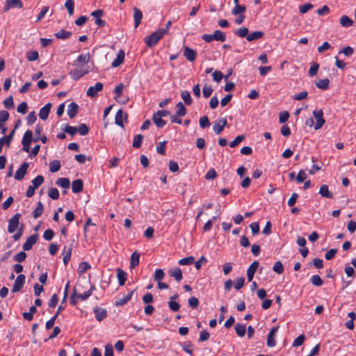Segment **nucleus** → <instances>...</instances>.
<instances>
[{
	"label": "nucleus",
	"mask_w": 356,
	"mask_h": 356,
	"mask_svg": "<svg viewBox=\"0 0 356 356\" xmlns=\"http://www.w3.org/2000/svg\"><path fill=\"white\" fill-rule=\"evenodd\" d=\"M164 35L165 31H161L159 29L150 35L145 38L144 40L147 47H152L156 45Z\"/></svg>",
	"instance_id": "f257e3e1"
},
{
	"label": "nucleus",
	"mask_w": 356,
	"mask_h": 356,
	"mask_svg": "<svg viewBox=\"0 0 356 356\" xmlns=\"http://www.w3.org/2000/svg\"><path fill=\"white\" fill-rule=\"evenodd\" d=\"M313 118L315 119V122L313 121L314 128L315 130L321 129L325 123L323 118V112L321 109L318 111H313Z\"/></svg>",
	"instance_id": "f03ea898"
},
{
	"label": "nucleus",
	"mask_w": 356,
	"mask_h": 356,
	"mask_svg": "<svg viewBox=\"0 0 356 356\" xmlns=\"http://www.w3.org/2000/svg\"><path fill=\"white\" fill-rule=\"evenodd\" d=\"M89 70L86 66L76 67L70 72V76L75 81L79 80L88 73Z\"/></svg>",
	"instance_id": "7ed1b4c3"
},
{
	"label": "nucleus",
	"mask_w": 356,
	"mask_h": 356,
	"mask_svg": "<svg viewBox=\"0 0 356 356\" xmlns=\"http://www.w3.org/2000/svg\"><path fill=\"white\" fill-rule=\"evenodd\" d=\"M123 88H124V85L122 83H120L115 88L114 92H113L115 94L114 98L119 103L126 104V103H127L129 99L127 97H122Z\"/></svg>",
	"instance_id": "20e7f679"
},
{
	"label": "nucleus",
	"mask_w": 356,
	"mask_h": 356,
	"mask_svg": "<svg viewBox=\"0 0 356 356\" xmlns=\"http://www.w3.org/2000/svg\"><path fill=\"white\" fill-rule=\"evenodd\" d=\"M227 124V121L225 118L218 119L215 121L214 124L213 126V130L216 134L218 135L222 131L224 127H226Z\"/></svg>",
	"instance_id": "39448f33"
},
{
	"label": "nucleus",
	"mask_w": 356,
	"mask_h": 356,
	"mask_svg": "<svg viewBox=\"0 0 356 356\" xmlns=\"http://www.w3.org/2000/svg\"><path fill=\"white\" fill-rule=\"evenodd\" d=\"M20 216L19 213H16L9 220L8 227V232L9 233H13L17 229Z\"/></svg>",
	"instance_id": "423d86ee"
},
{
	"label": "nucleus",
	"mask_w": 356,
	"mask_h": 356,
	"mask_svg": "<svg viewBox=\"0 0 356 356\" xmlns=\"http://www.w3.org/2000/svg\"><path fill=\"white\" fill-rule=\"evenodd\" d=\"M25 275L22 274L17 277L12 289L13 293L19 291L22 289L25 282Z\"/></svg>",
	"instance_id": "0eeeda50"
},
{
	"label": "nucleus",
	"mask_w": 356,
	"mask_h": 356,
	"mask_svg": "<svg viewBox=\"0 0 356 356\" xmlns=\"http://www.w3.org/2000/svg\"><path fill=\"white\" fill-rule=\"evenodd\" d=\"M29 167V164L26 162L23 163L19 169L16 171L15 175V179L17 180H22L24 179L25 175L27 172V170Z\"/></svg>",
	"instance_id": "6e6552de"
},
{
	"label": "nucleus",
	"mask_w": 356,
	"mask_h": 356,
	"mask_svg": "<svg viewBox=\"0 0 356 356\" xmlns=\"http://www.w3.org/2000/svg\"><path fill=\"white\" fill-rule=\"evenodd\" d=\"M103 89V84L101 82H97L94 86L88 88L86 94L90 97H95L97 96V92Z\"/></svg>",
	"instance_id": "1a4fd4ad"
},
{
	"label": "nucleus",
	"mask_w": 356,
	"mask_h": 356,
	"mask_svg": "<svg viewBox=\"0 0 356 356\" xmlns=\"http://www.w3.org/2000/svg\"><path fill=\"white\" fill-rule=\"evenodd\" d=\"M80 286H81V284L77 285L74 288V293H76V296L77 298H80L82 300H84L87 299L89 296H91L94 287L92 286H90V288L88 291L81 293L79 292Z\"/></svg>",
	"instance_id": "9d476101"
},
{
	"label": "nucleus",
	"mask_w": 356,
	"mask_h": 356,
	"mask_svg": "<svg viewBox=\"0 0 356 356\" xmlns=\"http://www.w3.org/2000/svg\"><path fill=\"white\" fill-rule=\"evenodd\" d=\"M279 328V326L272 327L270 330L269 334L267 337V346L268 347H274L276 344L275 336L277 332V330Z\"/></svg>",
	"instance_id": "9b49d317"
},
{
	"label": "nucleus",
	"mask_w": 356,
	"mask_h": 356,
	"mask_svg": "<svg viewBox=\"0 0 356 356\" xmlns=\"http://www.w3.org/2000/svg\"><path fill=\"white\" fill-rule=\"evenodd\" d=\"M183 54L185 58L190 62H193L197 57V52L188 47H184Z\"/></svg>",
	"instance_id": "f8f14e48"
},
{
	"label": "nucleus",
	"mask_w": 356,
	"mask_h": 356,
	"mask_svg": "<svg viewBox=\"0 0 356 356\" xmlns=\"http://www.w3.org/2000/svg\"><path fill=\"white\" fill-rule=\"evenodd\" d=\"M38 239V234H33L30 236L23 244V249L24 251L29 250L32 248V246L36 243Z\"/></svg>",
	"instance_id": "ddd939ff"
},
{
	"label": "nucleus",
	"mask_w": 356,
	"mask_h": 356,
	"mask_svg": "<svg viewBox=\"0 0 356 356\" xmlns=\"http://www.w3.org/2000/svg\"><path fill=\"white\" fill-rule=\"evenodd\" d=\"M15 129H13L8 136L0 138V153L1 152L3 145H6L7 147H10V143L13 139Z\"/></svg>",
	"instance_id": "4468645a"
},
{
	"label": "nucleus",
	"mask_w": 356,
	"mask_h": 356,
	"mask_svg": "<svg viewBox=\"0 0 356 356\" xmlns=\"http://www.w3.org/2000/svg\"><path fill=\"white\" fill-rule=\"evenodd\" d=\"M90 60V55L89 53L82 54L78 56L76 60L74 62V65H76L77 64H81L82 66L88 63Z\"/></svg>",
	"instance_id": "2eb2a0df"
},
{
	"label": "nucleus",
	"mask_w": 356,
	"mask_h": 356,
	"mask_svg": "<svg viewBox=\"0 0 356 356\" xmlns=\"http://www.w3.org/2000/svg\"><path fill=\"white\" fill-rule=\"evenodd\" d=\"M259 266V262L257 261H253L248 267L247 270V277L249 282H251L253 279L254 273Z\"/></svg>",
	"instance_id": "dca6fc26"
},
{
	"label": "nucleus",
	"mask_w": 356,
	"mask_h": 356,
	"mask_svg": "<svg viewBox=\"0 0 356 356\" xmlns=\"http://www.w3.org/2000/svg\"><path fill=\"white\" fill-rule=\"evenodd\" d=\"M51 108V104L48 103L40 110L39 117L41 120H46L48 118Z\"/></svg>",
	"instance_id": "f3484780"
},
{
	"label": "nucleus",
	"mask_w": 356,
	"mask_h": 356,
	"mask_svg": "<svg viewBox=\"0 0 356 356\" xmlns=\"http://www.w3.org/2000/svg\"><path fill=\"white\" fill-rule=\"evenodd\" d=\"M124 51L122 49L120 50L117 55L116 58L112 62L111 66L113 67H117L120 66L124 62Z\"/></svg>",
	"instance_id": "a211bd4d"
},
{
	"label": "nucleus",
	"mask_w": 356,
	"mask_h": 356,
	"mask_svg": "<svg viewBox=\"0 0 356 356\" xmlns=\"http://www.w3.org/2000/svg\"><path fill=\"white\" fill-rule=\"evenodd\" d=\"M127 114L124 115L122 110H118L115 114V122L117 125L123 128L124 127L123 120H124V118L127 119Z\"/></svg>",
	"instance_id": "6ab92c4d"
},
{
	"label": "nucleus",
	"mask_w": 356,
	"mask_h": 356,
	"mask_svg": "<svg viewBox=\"0 0 356 356\" xmlns=\"http://www.w3.org/2000/svg\"><path fill=\"white\" fill-rule=\"evenodd\" d=\"M79 106L78 105L72 102L68 105L67 107V115L70 118H74L78 113Z\"/></svg>",
	"instance_id": "aec40b11"
},
{
	"label": "nucleus",
	"mask_w": 356,
	"mask_h": 356,
	"mask_svg": "<svg viewBox=\"0 0 356 356\" xmlns=\"http://www.w3.org/2000/svg\"><path fill=\"white\" fill-rule=\"evenodd\" d=\"M339 22L341 26L344 28L350 27L354 24L353 20L346 15L341 17Z\"/></svg>",
	"instance_id": "412c9836"
},
{
	"label": "nucleus",
	"mask_w": 356,
	"mask_h": 356,
	"mask_svg": "<svg viewBox=\"0 0 356 356\" xmlns=\"http://www.w3.org/2000/svg\"><path fill=\"white\" fill-rule=\"evenodd\" d=\"M316 86L321 90H327L330 87V80L327 78L318 79L315 81Z\"/></svg>",
	"instance_id": "4be33fe9"
},
{
	"label": "nucleus",
	"mask_w": 356,
	"mask_h": 356,
	"mask_svg": "<svg viewBox=\"0 0 356 356\" xmlns=\"http://www.w3.org/2000/svg\"><path fill=\"white\" fill-rule=\"evenodd\" d=\"M83 181L81 179H76L72 184V190L73 193H78L83 190Z\"/></svg>",
	"instance_id": "5701e85b"
},
{
	"label": "nucleus",
	"mask_w": 356,
	"mask_h": 356,
	"mask_svg": "<svg viewBox=\"0 0 356 356\" xmlns=\"http://www.w3.org/2000/svg\"><path fill=\"white\" fill-rule=\"evenodd\" d=\"M134 24L135 27H138V25L141 22V19L143 18L142 12L136 7L134 8Z\"/></svg>",
	"instance_id": "b1692460"
},
{
	"label": "nucleus",
	"mask_w": 356,
	"mask_h": 356,
	"mask_svg": "<svg viewBox=\"0 0 356 356\" xmlns=\"http://www.w3.org/2000/svg\"><path fill=\"white\" fill-rule=\"evenodd\" d=\"M127 274L120 268L117 269V277L120 286H123L127 280Z\"/></svg>",
	"instance_id": "393cba45"
},
{
	"label": "nucleus",
	"mask_w": 356,
	"mask_h": 356,
	"mask_svg": "<svg viewBox=\"0 0 356 356\" xmlns=\"http://www.w3.org/2000/svg\"><path fill=\"white\" fill-rule=\"evenodd\" d=\"M169 274L171 277H173L177 282H180L182 280V273L180 268H175L169 270Z\"/></svg>",
	"instance_id": "a878e982"
},
{
	"label": "nucleus",
	"mask_w": 356,
	"mask_h": 356,
	"mask_svg": "<svg viewBox=\"0 0 356 356\" xmlns=\"http://www.w3.org/2000/svg\"><path fill=\"white\" fill-rule=\"evenodd\" d=\"M72 250V247L70 245L68 248L65 247L63 250V263L65 265H67L71 258Z\"/></svg>",
	"instance_id": "bb28decb"
},
{
	"label": "nucleus",
	"mask_w": 356,
	"mask_h": 356,
	"mask_svg": "<svg viewBox=\"0 0 356 356\" xmlns=\"http://www.w3.org/2000/svg\"><path fill=\"white\" fill-rule=\"evenodd\" d=\"M94 313L95 314V318L98 321H102L106 316V311L102 308H95Z\"/></svg>",
	"instance_id": "cd10ccee"
},
{
	"label": "nucleus",
	"mask_w": 356,
	"mask_h": 356,
	"mask_svg": "<svg viewBox=\"0 0 356 356\" xmlns=\"http://www.w3.org/2000/svg\"><path fill=\"white\" fill-rule=\"evenodd\" d=\"M319 193L323 197L331 199L333 197V194L329 191L328 186L325 184L322 185L319 190Z\"/></svg>",
	"instance_id": "c85d7f7f"
},
{
	"label": "nucleus",
	"mask_w": 356,
	"mask_h": 356,
	"mask_svg": "<svg viewBox=\"0 0 356 356\" xmlns=\"http://www.w3.org/2000/svg\"><path fill=\"white\" fill-rule=\"evenodd\" d=\"M140 262V254L135 251L131 257L130 268H134L138 266Z\"/></svg>",
	"instance_id": "c756f323"
},
{
	"label": "nucleus",
	"mask_w": 356,
	"mask_h": 356,
	"mask_svg": "<svg viewBox=\"0 0 356 356\" xmlns=\"http://www.w3.org/2000/svg\"><path fill=\"white\" fill-rule=\"evenodd\" d=\"M264 33L261 31H257L254 32H252L251 33H248V35H247V40L249 42L259 40L264 37Z\"/></svg>",
	"instance_id": "7c9ffc66"
},
{
	"label": "nucleus",
	"mask_w": 356,
	"mask_h": 356,
	"mask_svg": "<svg viewBox=\"0 0 356 356\" xmlns=\"http://www.w3.org/2000/svg\"><path fill=\"white\" fill-rule=\"evenodd\" d=\"M134 292V290L129 293L127 295H126L122 298H119L115 301V305L116 306H122L125 305L128 301H129L131 298V296Z\"/></svg>",
	"instance_id": "2f4dec72"
},
{
	"label": "nucleus",
	"mask_w": 356,
	"mask_h": 356,
	"mask_svg": "<svg viewBox=\"0 0 356 356\" xmlns=\"http://www.w3.org/2000/svg\"><path fill=\"white\" fill-rule=\"evenodd\" d=\"M23 4L22 1H6L3 8V11L7 12L11 8H22Z\"/></svg>",
	"instance_id": "473e14b6"
},
{
	"label": "nucleus",
	"mask_w": 356,
	"mask_h": 356,
	"mask_svg": "<svg viewBox=\"0 0 356 356\" xmlns=\"http://www.w3.org/2000/svg\"><path fill=\"white\" fill-rule=\"evenodd\" d=\"M238 1H235V6L232 10V13L234 15H237L240 14H243L245 11V6L243 5H239L238 3Z\"/></svg>",
	"instance_id": "72a5a7b5"
},
{
	"label": "nucleus",
	"mask_w": 356,
	"mask_h": 356,
	"mask_svg": "<svg viewBox=\"0 0 356 356\" xmlns=\"http://www.w3.org/2000/svg\"><path fill=\"white\" fill-rule=\"evenodd\" d=\"M181 97L186 105H191L192 104L193 100L190 92L188 90L182 91Z\"/></svg>",
	"instance_id": "f704fd0d"
},
{
	"label": "nucleus",
	"mask_w": 356,
	"mask_h": 356,
	"mask_svg": "<svg viewBox=\"0 0 356 356\" xmlns=\"http://www.w3.org/2000/svg\"><path fill=\"white\" fill-rule=\"evenodd\" d=\"M235 330L237 335L240 337H243L245 334L246 327L245 325L237 323Z\"/></svg>",
	"instance_id": "c9c22d12"
},
{
	"label": "nucleus",
	"mask_w": 356,
	"mask_h": 356,
	"mask_svg": "<svg viewBox=\"0 0 356 356\" xmlns=\"http://www.w3.org/2000/svg\"><path fill=\"white\" fill-rule=\"evenodd\" d=\"M56 183L57 185H58L64 188H69L70 185V179L68 178H65V177L58 179L56 180Z\"/></svg>",
	"instance_id": "e433bc0d"
},
{
	"label": "nucleus",
	"mask_w": 356,
	"mask_h": 356,
	"mask_svg": "<svg viewBox=\"0 0 356 356\" xmlns=\"http://www.w3.org/2000/svg\"><path fill=\"white\" fill-rule=\"evenodd\" d=\"M43 209H44V207H43L42 203L41 202H39L38 203V205H37L36 208L33 211V218L35 219H36L38 217H40L42 215V212H43Z\"/></svg>",
	"instance_id": "4c0bfd02"
},
{
	"label": "nucleus",
	"mask_w": 356,
	"mask_h": 356,
	"mask_svg": "<svg viewBox=\"0 0 356 356\" xmlns=\"http://www.w3.org/2000/svg\"><path fill=\"white\" fill-rule=\"evenodd\" d=\"M152 120L154 123L156 125V127L161 128L165 124V121L162 120V118L160 117L159 115L155 113L153 115Z\"/></svg>",
	"instance_id": "58836bf2"
},
{
	"label": "nucleus",
	"mask_w": 356,
	"mask_h": 356,
	"mask_svg": "<svg viewBox=\"0 0 356 356\" xmlns=\"http://www.w3.org/2000/svg\"><path fill=\"white\" fill-rule=\"evenodd\" d=\"M60 169V163L58 160H54L49 163V171L56 172Z\"/></svg>",
	"instance_id": "ea45409f"
},
{
	"label": "nucleus",
	"mask_w": 356,
	"mask_h": 356,
	"mask_svg": "<svg viewBox=\"0 0 356 356\" xmlns=\"http://www.w3.org/2000/svg\"><path fill=\"white\" fill-rule=\"evenodd\" d=\"M214 40L216 41L224 42L226 40V35L220 30H216L213 33Z\"/></svg>",
	"instance_id": "a19ab883"
},
{
	"label": "nucleus",
	"mask_w": 356,
	"mask_h": 356,
	"mask_svg": "<svg viewBox=\"0 0 356 356\" xmlns=\"http://www.w3.org/2000/svg\"><path fill=\"white\" fill-rule=\"evenodd\" d=\"M33 138V133L31 130H27L23 136L22 143L31 144Z\"/></svg>",
	"instance_id": "79ce46f5"
},
{
	"label": "nucleus",
	"mask_w": 356,
	"mask_h": 356,
	"mask_svg": "<svg viewBox=\"0 0 356 356\" xmlns=\"http://www.w3.org/2000/svg\"><path fill=\"white\" fill-rule=\"evenodd\" d=\"M307 178V175L306 172L303 170H301L299 171L298 174L296 175V181L298 184H300V183L304 182Z\"/></svg>",
	"instance_id": "37998d69"
},
{
	"label": "nucleus",
	"mask_w": 356,
	"mask_h": 356,
	"mask_svg": "<svg viewBox=\"0 0 356 356\" xmlns=\"http://www.w3.org/2000/svg\"><path fill=\"white\" fill-rule=\"evenodd\" d=\"M143 136L141 134H138L134 136L132 146L135 148L140 147L143 142Z\"/></svg>",
	"instance_id": "c03bdc74"
},
{
	"label": "nucleus",
	"mask_w": 356,
	"mask_h": 356,
	"mask_svg": "<svg viewBox=\"0 0 356 356\" xmlns=\"http://www.w3.org/2000/svg\"><path fill=\"white\" fill-rule=\"evenodd\" d=\"M176 106L177 108V116L182 117L186 114V108L184 106V105L182 104V102H179Z\"/></svg>",
	"instance_id": "a18cd8bd"
},
{
	"label": "nucleus",
	"mask_w": 356,
	"mask_h": 356,
	"mask_svg": "<svg viewBox=\"0 0 356 356\" xmlns=\"http://www.w3.org/2000/svg\"><path fill=\"white\" fill-rule=\"evenodd\" d=\"M72 33L70 31H66L65 30H60L55 34V36L57 38L60 39H67L71 36Z\"/></svg>",
	"instance_id": "49530a36"
},
{
	"label": "nucleus",
	"mask_w": 356,
	"mask_h": 356,
	"mask_svg": "<svg viewBox=\"0 0 356 356\" xmlns=\"http://www.w3.org/2000/svg\"><path fill=\"white\" fill-rule=\"evenodd\" d=\"M195 262V258L193 256L183 258L179 261L180 265H191Z\"/></svg>",
	"instance_id": "de8ad7c7"
},
{
	"label": "nucleus",
	"mask_w": 356,
	"mask_h": 356,
	"mask_svg": "<svg viewBox=\"0 0 356 356\" xmlns=\"http://www.w3.org/2000/svg\"><path fill=\"white\" fill-rule=\"evenodd\" d=\"M43 182L44 177L42 175H38L32 181V186L37 189Z\"/></svg>",
	"instance_id": "09e8293b"
},
{
	"label": "nucleus",
	"mask_w": 356,
	"mask_h": 356,
	"mask_svg": "<svg viewBox=\"0 0 356 356\" xmlns=\"http://www.w3.org/2000/svg\"><path fill=\"white\" fill-rule=\"evenodd\" d=\"M48 195L53 200H57L59 197V192L56 188H51L48 191Z\"/></svg>",
	"instance_id": "8fccbe9b"
},
{
	"label": "nucleus",
	"mask_w": 356,
	"mask_h": 356,
	"mask_svg": "<svg viewBox=\"0 0 356 356\" xmlns=\"http://www.w3.org/2000/svg\"><path fill=\"white\" fill-rule=\"evenodd\" d=\"M235 34L240 38H247V35H248V29L246 27L238 29L235 31Z\"/></svg>",
	"instance_id": "3c124183"
},
{
	"label": "nucleus",
	"mask_w": 356,
	"mask_h": 356,
	"mask_svg": "<svg viewBox=\"0 0 356 356\" xmlns=\"http://www.w3.org/2000/svg\"><path fill=\"white\" fill-rule=\"evenodd\" d=\"M245 139L244 135H239L237 137L234 138L232 142L229 143V146L231 147H234L237 146L240 143H241Z\"/></svg>",
	"instance_id": "603ef678"
},
{
	"label": "nucleus",
	"mask_w": 356,
	"mask_h": 356,
	"mask_svg": "<svg viewBox=\"0 0 356 356\" xmlns=\"http://www.w3.org/2000/svg\"><path fill=\"white\" fill-rule=\"evenodd\" d=\"M39 54L37 51H29L26 54V58L29 61H34L38 59Z\"/></svg>",
	"instance_id": "864d4df0"
},
{
	"label": "nucleus",
	"mask_w": 356,
	"mask_h": 356,
	"mask_svg": "<svg viewBox=\"0 0 356 356\" xmlns=\"http://www.w3.org/2000/svg\"><path fill=\"white\" fill-rule=\"evenodd\" d=\"M3 104L6 108L10 109L14 107V102L12 96H9L3 101Z\"/></svg>",
	"instance_id": "5fc2aeb1"
},
{
	"label": "nucleus",
	"mask_w": 356,
	"mask_h": 356,
	"mask_svg": "<svg viewBox=\"0 0 356 356\" xmlns=\"http://www.w3.org/2000/svg\"><path fill=\"white\" fill-rule=\"evenodd\" d=\"M212 92H213V88H211V86L205 85L203 87L202 93H203L204 97H205V98L209 97L211 95Z\"/></svg>",
	"instance_id": "6e6d98bb"
},
{
	"label": "nucleus",
	"mask_w": 356,
	"mask_h": 356,
	"mask_svg": "<svg viewBox=\"0 0 356 356\" xmlns=\"http://www.w3.org/2000/svg\"><path fill=\"white\" fill-rule=\"evenodd\" d=\"M210 125L209 120L207 116H202L200 118V126L204 129Z\"/></svg>",
	"instance_id": "4d7b16f0"
},
{
	"label": "nucleus",
	"mask_w": 356,
	"mask_h": 356,
	"mask_svg": "<svg viewBox=\"0 0 356 356\" xmlns=\"http://www.w3.org/2000/svg\"><path fill=\"white\" fill-rule=\"evenodd\" d=\"M273 270L278 274H281L284 271V267L281 261H276L273 268Z\"/></svg>",
	"instance_id": "13d9d810"
},
{
	"label": "nucleus",
	"mask_w": 356,
	"mask_h": 356,
	"mask_svg": "<svg viewBox=\"0 0 356 356\" xmlns=\"http://www.w3.org/2000/svg\"><path fill=\"white\" fill-rule=\"evenodd\" d=\"M88 127L86 124H81L77 128V132L80 134L81 136H85L88 133Z\"/></svg>",
	"instance_id": "bf43d9fd"
},
{
	"label": "nucleus",
	"mask_w": 356,
	"mask_h": 356,
	"mask_svg": "<svg viewBox=\"0 0 356 356\" xmlns=\"http://www.w3.org/2000/svg\"><path fill=\"white\" fill-rule=\"evenodd\" d=\"M181 347L183 348V350L188 353V354H192L193 353V345L191 342H185V343H183L181 344Z\"/></svg>",
	"instance_id": "052dcab7"
},
{
	"label": "nucleus",
	"mask_w": 356,
	"mask_h": 356,
	"mask_svg": "<svg viewBox=\"0 0 356 356\" xmlns=\"http://www.w3.org/2000/svg\"><path fill=\"white\" fill-rule=\"evenodd\" d=\"M165 273L162 269H157L154 273V280L161 281L164 277Z\"/></svg>",
	"instance_id": "680f3d73"
},
{
	"label": "nucleus",
	"mask_w": 356,
	"mask_h": 356,
	"mask_svg": "<svg viewBox=\"0 0 356 356\" xmlns=\"http://www.w3.org/2000/svg\"><path fill=\"white\" fill-rule=\"evenodd\" d=\"M337 252V248L330 249L325 253V258L327 260H331L332 259H333L334 257Z\"/></svg>",
	"instance_id": "e2e57ef3"
},
{
	"label": "nucleus",
	"mask_w": 356,
	"mask_h": 356,
	"mask_svg": "<svg viewBox=\"0 0 356 356\" xmlns=\"http://www.w3.org/2000/svg\"><path fill=\"white\" fill-rule=\"evenodd\" d=\"M354 52L353 48L350 46H347L342 49L339 53H343L346 56H350Z\"/></svg>",
	"instance_id": "0e129e2a"
},
{
	"label": "nucleus",
	"mask_w": 356,
	"mask_h": 356,
	"mask_svg": "<svg viewBox=\"0 0 356 356\" xmlns=\"http://www.w3.org/2000/svg\"><path fill=\"white\" fill-rule=\"evenodd\" d=\"M90 268V265L88 262H86V261L81 262L79 266V273H83L87 270H88Z\"/></svg>",
	"instance_id": "69168bd1"
},
{
	"label": "nucleus",
	"mask_w": 356,
	"mask_h": 356,
	"mask_svg": "<svg viewBox=\"0 0 356 356\" xmlns=\"http://www.w3.org/2000/svg\"><path fill=\"white\" fill-rule=\"evenodd\" d=\"M36 119L37 118H36L35 112L33 111V112L29 113L26 118L27 124H29V125L33 124L35 122Z\"/></svg>",
	"instance_id": "338daca9"
},
{
	"label": "nucleus",
	"mask_w": 356,
	"mask_h": 356,
	"mask_svg": "<svg viewBox=\"0 0 356 356\" xmlns=\"http://www.w3.org/2000/svg\"><path fill=\"white\" fill-rule=\"evenodd\" d=\"M54 236V231L50 229L45 230L43 234V237L47 241L51 240L53 238Z\"/></svg>",
	"instance_id": "774afa93"
}]
</instances>
